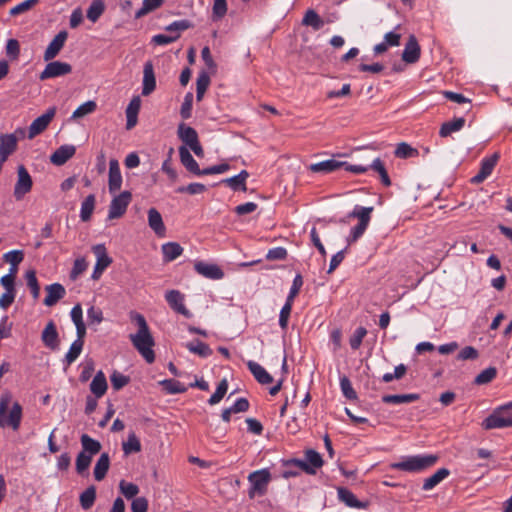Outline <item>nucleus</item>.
<instances>
[{
  "label": "nucleus",
  "instance_id": "obj_1",
  "mask_svg": "<svg viewBox=\"0 0 512 512\" xmlns=\"http://www.w3.org/2000/svg\"><path fill=\"white\" fill-rule=\"evenodd\" d=\"M131 319L136 322L138 331L135 334H131L129 338L140 355L148 363H153L155 360V353L152 347L155 343L147 322L144 316L138 313L131 314Z\"/></svg>",
  "mask_w": 512,
  "mask_h": 512
},
{
  "label": "nucleus",
  "instance_id": "obj_2",
  "mask_svg": "<svg viewBox=\"0 0 512 512\" xmlns=\"http://www.w3.org/2000/svg\"><path fill=\"white\" fill-rule=\"evenodd\" d=\"M12 393L10 391H4L0 396V427L9 426L14 431H17L21 424L22 419V407L21 405L15 401L12 404V408L9 412L8 417H6V412L9 405L12 402Z\"/></svg>",
  "mask_w": 512,
  "mask_h": 512
},
{
  "label": "nucleus",
  "instance_id": "obj_3",
  "mask_svg": "<svg viewBox=\"0 0 512 512\" xmlns=\"http://www.w3.org/2000/svg\"><path fill=\"white\" fill-rule=\"evenodd\" d=\"M482 427L486 430L512 427V402L496 408L484 419Z\"/></svg>",
  "mask_w": 512,
  "mask_h": 512
},
{
  "label": "nucleus",
  "instance_id": "obj_4",
  "mask_svg": "<svg viewBox=\"0 0 512 512\" xmlns=\"http://www.w3.org/2000/svg\"><path fill=\"white\" fill-rule=\"evenodd\" d=\"M438 457L436 455H416L405 458L401 462L393 463L391 467L393 469L407 471V472H418L425 470L433 466Z\"/></svg>",
  "mask_w": 512,
  "mask_h": 512
},
{
  "label": "nucleus",
  "instance_id": "obj_5",
  "mask_svg": "<svg viewBox=\"0 0 512 512\" xmlns=\"http://www.w3.org/2000/svg\"><path fill=\"white\" fill-rule=\"evenodd\" d=\"M373 207H355L348 217L357 218L359 223L352 228L350 235L347 237V244L351 245L356 242L365 232L370 222Z\"/></svg>",
  "mask_w": 512,
  "mask_h": 512
},
{
  "label": "nucleus",
  "instance_id": "obj_6",
  "mask_svg": "<svg viewBox=\"0 0 512 512\" xmlns=\"http://www.w3.org/2000/svg\"><path fill=\"white\" fill-rule=\"evenodd\" d=\"M248 481L251 484L248 492L249 498L253 499L256 496H264L271 481V474L268 469H260L250 473Z\"/></svg>",
  "mask_w": 512,
  "mask_h": 512
},
{
  "label": "nucleus",
  "instance_id": "obj_7",
  "mask_svg": "<svg viewBox=\"0 0 512 512\" xmlns=\"http://www.w3.org/2000/svg\"><path fill=\"white\" fill-rule=\"evenodd\" d=\"M191 27V24L188 20H179L174 21L170 25H168L165 30L171 33H175L172 35L158 34L153 36L152 42L156 45H167L174 41H176L180 37V33L182 31L187 30Z\"/></svg>",
  "mask_w": 512,
  "mask_h": 512
},
{
  "label": "nucleus",
  "instance_id": "obj_8",
  "mask_svg": "<svg viewBox=\"0 0 512 512\" xmlns=\"http://www.w3.org/2000/svg\"><path fill=\"white\" fill-rule=\"evenodd\" d=\"M25 131L18 128L14 133L0 135V162L3 164L17 149L18 135L24 136Z\"/></svg>",
  "mask_w": 512,
  "mask_h": 512
},
{
  "label": "nucleus",
  "instance_id": "obj_9",
  "mask_svg": "<svg viewBox=\"0 0 512 512\" xmlns=\"http://www.w3.org/2000/svg\"><path fill=\"white\" fill-rule=\"evenodd\" d=\"M131 200L132 194L129 191H123L115 195L109 205L108 219L113 220L121 218L125 214Z\"/></svg>",
  "mask_w": 512,
  "mask_h": 512
},
{
  "label": "nucleus",
  "instance_id": "obj_10",
  "mask_svg": "<svg viewBox=\"0 0 512 512\" xmlns=\"http://www.w3.org/2000/svg\"><path fill=\"white\" fill-rule=\"evenodd\" d=\"M33 181L27 169L23 165L17 168V181L14 186L13 195L16 200H22L23 197L32 189Z\"/></svg>",
  "mask_w": 512,
  "mask_h": 512
},
{
  "label": "nucleus",
  "instance_id": "obj_11",
  "mask_svg": "<svg viewBox=\"0 0 512 512\" xmlns=\"http://www.w3.org/2000/svg\"><path fill=\"white\" fill-rule=\"evenodd\" d=\"M44 70L39 74L41 81L68 75L72 72V66L69 63L61 61H48Z\"/></svg>",
  "mask_w": 512,
  "mask_h": 512
},
{
  "label": "nucleus",
  "instance_id": "obj_12",
  "mask_svg": "<svg viewBox=\"0 0 512 512\" xmlns=\"http://www.w3.org/2000/svg\"><path fill=\"white\" fill-rule=\"evenodd\" d=\"M56 114V108H49L44 114L37 117L28 128L29 139L35 138L37 135L41 134L46 128L49 126L50 122L53 120Z\"/></svg>",
  "mask_w": 512,
  "mask_h": 512
},
{
  "label": "nucleus",
  "instance_id": "obj_13",
  "mask_svg": "<svg viewBox=\"0 0 512 512\" xmlns=\"http://www.w3.org/2000/svg\"><path fill=\"white\" fill-rule=\"evenodd\" d=\"M499 154L494 153L489 157H486L481 162V167L479 172L471 178V183L473 184H480L484 180H486L494 170L498 160H499Z\"/></svg>",
  "mask_w": 512,
  "mask_h": 512
},
{
  "label": "nucleus",
  "instance_id": "obj_14",
  "mask_svg": "<svg viewBox=\"0 0 512 512\" xmlns=\"http://www.w3.org/2000/svg\"><path fill=\"white\" fill-rule=\"evenodd\" d=\"M68 33L67 31L63 30L60 31L49 43L48 47L46 48L43 59L44 61H51L53 60L62 50V48L65 45V42L67 40Z\"/></svg>",
  "mask_w": 512,
  "mask_h": 512
},
{
  "label": "nucleus",
  "instance_id": "obj_15",
  "mask_svg": "<svg viewBox=\"0 0 512 512\" xmlns=\"http://www.w3.org/2000/svg\"><path fill=\"white\" fill-rule=\"evenodd\" d=\"M194 269L198 274L208 279L219 280L222 279L224 276V273L221 270V268L213 263L197 261L194 264Z\"/></svg>",
  "mask_w": 512,
  "mask_h": 512
},
{
  "label": "nucleus",
  "instance_id": "obj_16",
  "mask_svg": "<svg viewBox=\"0 0 512 512\" xmlns=\"http://www.w3.org/2000/svg\"><path fill=\"white\" fill-rule=\"evenodd\" d=\"M122 185V175L117 159H111L109 162L108 188L111 194L120 190Z\"/></svg>",
  "mask_w": 512,
  "mask_h": 512
},
{
  "label": "nucleus",
  "instance_id": "obj_17",
  "mask_svg": "<svg viewBox=\"0 0 512 512\" xmlns=\"http://www.w3.org/2000/svg\"><path fill=\"white\" fill-rule=\"evenodd\" d=\"M170 307L183 316L190 318L191 313L184 305V296L178 290H170L165 295Z\"/></svg>",
  "mask_w": 512,
  "mask_h": 512
},
{
  "label": "nucleus",
  "instance_id": "obj_18",
  "mask_svg": "<svg viewBox=\"0 0 512 512\" xmlns=\"http://www.w3.org/2000/svg\"><path fill=\"white\" fill-rule=\"evenodd\" d=\"M420 46L414 35H410L402 53V60L408 64L417 62L420 58Z\"/></svg>",
  "mask_w": 512,
  "mask_h": 512
},
{
  "label": "nucleus",
  "instance_id": "obj_19",
  "mask_svg": "<svg viewBox=\"0 0 512 512\" xmlns=\"http://www.w3.org/2000/svg\"><path fill=\"white\" fill-rule=\"evenodd\" d=\"M45 291L47 293L46 297L44 298V305L48 307L54 306L58 301H60L62 298H64L66 294V290L64 286L60 283H53L50 285H47L45 287Z\"/></svg>",
  "mask_w": 512,
  "mask_h": 512
},
{
  "label": "nucleus",
  "instance_id": "obj_20",
  "mask_svg": "<svg viewBox=\"0 0 512 512\" xmlns=\"http://www.w3.org/2000/svg\"><path fill=\"white\" fill-rule=\"evenodd\" d=\"M143 87H142V95L148 96L150 95L156 88V78L154 74V67L151 61H147L144 64L143 69Z\"/></svg>",
  "mask_w": 512,
  "mask_h": 512
},
{
  "label": "nucleus",
  "instance_id": "obj_21",
  "mask_svg": "<svg viewBox=\"0 0 512 512\" xmlns=\"http://www.w3.org/2000/svg\"><path fill=\"white\" fill-rule=\"evenodd\" d=\"M41 339L44 345L52 350H55L59 346V336L56 326L53 321H50L42 331Z\"/></svg>",
  "mask_w": 512,
  "mask_h": 512
},
{
  "label": "nucleus",
  "instance_id": "obj_22",
  "mask_svg": "<svg viewBox=\"0 0 512 512\" xmlns=\"http://www.w3.org/2000/svg\"><path fill=\"white\" fill-rule=\"evenodd\" d=\"M141 108V99L139 96H134L126 108V129L130 130L136 126L138 121V113Z\"/></svg>",
  "mask_w": 512,
  "mask_h": 512
},
{
  "label": "nucleus",
  "instance_id": "obj_23",
  "mask_svg": "<svg viewBox=\"0 0 512 512\" xmlns=\"http://www.w3.org/2000/svg\"><path fill=\"white\" fill-rule=\"evenodd\" d=\"M76 148L73 145L60 146L50 157V161L55 165H63L74 156Z\"/></svg>",
  "mask_w": 512,
  "mask_h": 512
},
{
  "label": "nucleus",
  "instance_id": "obj_24",
  "mask_svg": "<svg viewBox=\"0 0 512 512\" xmlns=\"http://www.w3.org/2000/svg\"><path fill=\"white\" fill-rule=\"evenodd\" d=\"M249 177V173L246 170H242L238 175L222 180V183L231 188L233 191H247L246 181Z\"/></svg>",
  "mask_w": 512,
  "mask_h": 512
},
{
  "label": "nucleus",
  "instance_id": "obj_25",
  "mask_svg": "<svg viewBox=\"0 0 512 512\" xmlns=\"http://www.w3.org/2000/svg\"><path fill=\"white\" fill-rule=\"evenodd\" d=\"M339 499L344 502L348 507L365 509L369 503L359 501L356 496L348 489L340 487L337 489Z\"/></svg>",
  "mask_w": 512,
  "mask_h": 512
},
{
  "label": "nucleus",
  "instance_id": "obj_26",
  "mask_svg": "<svg viewBox=\"0 0 512 512\" xmlns=\"http://www.w3.org/2000/svg\"><path fill=\"white\" fill-rule=\"evenodd\" d=\"M179 156L181 163L185 166V168L191 173L200 176L202 169L199 168L198 163L192 157L186 146H181L179 148Z\"/></svg>",
  "mask_w": 512,
  "mask_h": 512
},
{
  "label": "nucleus",
  "instance_id": "obj_27",
  "mask_svg": "<svg viewBox=\"0 0 512 512\" xmlns=\"http://www.w3.org/2000/svg\"><path fill=\"white\" fill-rule=\"evenodd\" d=\"M148 224H149V227L158 236H164L166 228H165L162 216L157 209L150 208L148 210Z\"/></svg>",
  "mask_w": 512,
  "mask_h": 512
},
{
  "label": "nucleus",
  "instance_id": "obj_28",
  "mask_svg": "<svg viewBox=\"0 0 512 512\" xmlns=\"http://www.w3.org/2000/svg\"><path fill=\"white\" fill-rule=\"evenodd\" d=\"M108 384L106 377L103 371H98L94 376L91 384L90 390L95 395L96 398H101L107 391Z\"/></svg>",
  "mask_w": 512,
  "mask_h": 512
},
{
  "label": "nucleus",
  "instance_id": "obj_29",
  "mask_svg": "<svg viewBox=\"0 0 512 512\" xmlns=\"http://www.w3.org/2000/svg\"><path fill=\"white\" fill-rule=\"evenodd\" d=\"M247 366L259 383L269 384L273 381L272 376L260 364L254 361H248Z\"/></svg>",
  "mask_w": 512,
  "mask_h": 512
},
{
  "label": "nucleus",
  "instance_id": "obj_30",
  "mask_svg": "<svg viewBox=\"0 0 512 512\" xmlns=\"http://www.w3.org/2000/svg\"><path fill=\"white\" fill-rule=\"evenodd\" d=\"M343 165H345V162H340L335 159H329V160H325V161H322L319 163L311 164L309 169L315 173H319V172L328 173V172H332V171L339 169Z\"/></svg>",
  "mask_w": 512,
  "mask_h": 512
},
{
  "label": "nucleus",
  "instance_id": "obj_31",
  "mask_svg": "<svg viewBox=\"0 0 512 512\" xmlns=\"http://www.w3.org/2000/svg\"><path fill=\"white\" fill-rule=\"evenodd\" d=\"M71 319L73 321V323L75 324L76 326V332H77V336L80 337H85L86 335V326L84 324V321H83V312H82V307L80 304H76L72 310H71Z\"/></svg>",
  "mask_w": 512,
  "mask_h": 512
},
{
  "label": "nucleus",
  "instance_id": "obj_32",
  "mask_svg": "<svg viewBox=\"0 0 512 512\" xmlns=\"http://www.w3.org/2000/svg\"><path fill=\"white\" fill-rule=\"evenodd\" d=\"M177 133L181 141L188 147L192 146V144L198 140V134L196 130L190 126L185 125L184 123H181L178 126Z\"/></svg>",
  "mask_w": 512,
  "mask_h": 512
},
{
  "label": "nucleus",
  "instance_id": "obj_33",
  "mask_svg": "<svg viewBox=\"0 0 512 512\" xmlns=\"http://www.w3.org/2000/svg\"><path fill=\"white\" fill-rule=\"evenodd\" d=\"M92 251L96 256V266L104 270L112 263V258L107 254L104 244H97L92 247Z\"/></svg>",
  "mask_w": 512,
  "mask_h": 512
},
{
  "label": "nucleus",
  "instance_id": "obj_34",
  "mask_svg": "<svg viewBox=\"0 0 512 512\" xmlns=\"http://www.w3.org/2000/svg\"><path fill=\"white\" fill-rule=\"evenodd\" d=\"M110 466V458L107 453L101 454L94 467V477L97 481L105 478Z\"/></svg>",
  "mask_w": 512,
  "mask_h": 512
},
{
  "label": "nucleus",
  "instance_id": "obj_35",
  "mask_svg": "<svg viewBox=\"0 0 512 512\" xmlns=\"http://www.w3.org/2000/svg\"><path fill=\"white\" fill-rule=\"evenodd\" d=\"M465 125V119L460 117L456 118L453 121L445 122L442 124L439 135L441 137H447L453 132H457L461 130Z\"/></svg>",
  "mask_w": 512,
  "mask_h": 512
},
{
  "label": "nucleus",
  "instance_id": "obj_36",
  "mask_svg": "<svg viewBox=\"0 0 512 512\" xmlns=\"http://www.w3.org/2000/svg\"><path fill=\"white\" fill-rule=\"evenodd\" d=\"M449 470L446 468H441L437 470L433 475L428 477L423 483V490H431L436 485H438L442 480H444L449 475Z\"/></svg>",
  "mask_w": 512,
  "mask_h": 512
},
{
  "label": "nucleus",
  "instance_id": "obj_37",
  "mask_svg": "<svg viewBox=\"0 0 512 512\" xmlns=\"http://www.w3.org/2000/svg\"><path fill=\"white\" fill-rule=\"evenodd\" d=\"M84 346V337L77 336V339L71 344L67 354L65 355V361L68 365L72 364L81 354Z\"/></svg>",
  "mask_w": 512,
  "mask_h": 512
},
{
  "label": "nucleus",
  "instance_id": "obj_38",
  "mask_svg": "<svg viewBox=\"0 0 512 512\" xmlns=\"http://www.w3.org/2000/svg\"><path fill=\"white\" fill-rule=\"evenodd\" d=\"M105 11V3L103 0H92L89 8L87 9V18L95 23Z\"/></svg>",
  "mask_w": 512,
  "mask_h": 512
},
{
  "label": "nucleus",
  "instance_id": "obj_39",
  "mask_svg": "<svg viewBox=\"0 0 512 512\" xmlns=\"http://www.w3.org/2000/svg\"><path fill=\"white\" fill-rule=\"evenodd\" d=\"M95 195H88L81 204L80 218L83 222H87L91 219L92 213L95 208Z\"/></svg>",
  "mask_w": 512,
  "mask_h": 512
},
{
  "label": "nucleus",
  "instance_id": "obj_40",
  "mask_svg": "<svg viewBox=\"0 0 512 512\" xmlns=\"http://www.w3.org/2000/svg\"><path fill=\"white\" fill-rule=\"evenodd\" d=\"M122 449L125 455L141 451V443L134 432H130L127 440L122 443Z\"/></svg>",
  "mask_w": 512,
  "mask_h": 512
},
{
  "label": "nucleus",
  "instance_id": "obj_41",
  "mask_svg": "<svg viewBox=\"0 0 512 512\" xmlns=\"http://www.w3.org/2000/svg\"><path fill=\"white\" fill-rule=\"evenodd\" d=\"M419 399V395L415 393L401 395H384L382 401L387 404L410 403Z\"/></svg>",
  "mask_w": 512,
  "mask_h": 512
},
{
  "label": "nucleus",
  "instance_id": "obj_42",
  "mask_svg": "<svg viewBox=\"0 0 512 512\" xmlns=\"http://www.w3.org/2000/svg\"><path fill=\"white\" fill-rule=\"evenodd\" d=\"M162 252L166 261H173L182 254L183 248L176 242H169L162 245Z\"/></svg>",
  "mask_w": 512,
  "mask_h": 512
},
{
  "label": "nucleus",
  "instance_id": "obj_43",
  "mask_svg": "<svg viewBox=\"0 0 512 512\" xmlns=\"http://www.w3.org/2000/svg\"><path fill=\"white\" fill-rule=\"evenodd\" d=\"M302 24L304 26H311L314 30H319L323 27L324 21L313 9H309L302 19Z\"/></svg>",
  "mask_w": 512,
  "mask_h": 512
},
{
  "label": "nucleus",
  "instance_id": "obj_44",
  "mask_svg": "<svg viewBox=\"0 0 512 512\" xmlns=\"http://www.w3.org/2000/svg\"><path fill=\"white\" fill-rule=\"evenodd\" d=\"M394 154L397 158L400 159H408L417 157L419 152L416 148L412 147L410 144L406 142H401L397 145Z\"/></svg>",
  "mask_w": 512,
  "mask_h": 512
},
{
  "label": "nucleus",
  "instance_id": "obj_45",
  "mask_svg": "<svg viewBox=\"0 0 512 512\" xmlns=\"http://www.w3.org/2000/svg\"><path fill=\"white\" fill-rule=\"evenodd\" d=\"M81 444H82V447H83V451L82 452H86L87 454H89L91 456L99 453L100 450H101L100 442L97 441V440H94L93 438H91L87 434H83L81 436Z\"/></svg>",
  "mask_w": 512,
  "mask_h": 512
},
{
  "label": "nucleus",
  "instance_id": "obj_46",
  "mask_svg": "<svg viewBox=\"0 0 512 512\" xmlns=\"http://www.w3.org/2000/svg\"><path fill=\"white\" fill-rule=\"evenodd\" d=\"M95 499L96 488L92 485L80 494V505L84 510H88L94 505Z\"/></svg>",
  "mask_w": 512,
  "mask_h": 512
},
{
  "label": "nucleus",
  "instance_id": "obj_47",
  "mask_svg": "<svg viewBox=\"0 0 512 512\" xmlns=\"http://www.w3.org/2000/svg\"><path fill=\"white\" fill-rule=\"evenodd\" d=\"M186 348L201 357H208L212 354L211 348L204 342L196 340L195 342H190L186 344Z\"/></svg>",
  "mask_w": 512,
  "mask_h": 512
},
{
  "label": "nucleus",
  "instance_id": "obj_48",
  "mask_svg": "<svg viewBox=\"0 0 512 512\" xmlns=\"http://www.w3.org/2000/svg\"><path fill=\"white\" fill-rule=\"evenodd\" d=\"M25 278L27 286L30 288L33 298L38 299L40 295V286L38 284L36 272L34 270L27 271Z\"/></svg>",
  "mask_w": 512,
  "mask_h": 512
},
{
  "label": "nucleus",
  "instance_id": "obj_49",
  "mask_svg": "<svg viewBox=\"0 0 512 512\" xmlns=\"http://www.w3.org/2000/svg\"><path fill=\"white\" fill-rule=\"evenodd\" d=\"M164 0H143L142 7L136 12L135 17L141 18L162 5Z\"/></svg>",
  "mask_w": 512,
  "mask_h": 512
},
{
  "label": "nucleus",
  "instance_id": "obj_50",
  "mask_svg": "<svg viewBox=\"0 0 512 512\" xmlns=\"http://www.w3.org/2000/svg\"><path fill=\"white\" fill-rule=\"evenodd\" d=\"M163 388L170 394L184 393L187 388L174 379H166L160 382Z\"/></svg>",
  "mask_w": 512,
  "mask_h": 512
},
{
  "label": "nucleus",
  "instance_id": "obj_51",
  "mask_svg": "<svg viewBox=\"0 0 512 512\" xmlns=\"http://www.w3.org/2000/svg\"><path fill=\"white\" fill-rule=\"evenodd\" d=\"M119 489L127 499H132L139 493V487L136 484L125 480L120 481Z\"/></svg>",
  "mask_w": 512,
  "mask_h": 512
},
{
  "label": "nucleus",
  "instance_id": "obj_52",
  "mask_svg": "<svg viewBox=\"0 0 512 512\" xmlns=\"http://www.w3.org/2000/svg\"><path fill=\"white\" fill-rule=\"evenodd\" d=\"M370 167L374 171L379 173V175L381 177V180H382V183L385 186H389L391 184V181H390V178H389L388 173L386 171V168H385L383 162L380 160V158L374 159Z\"/></svg>",
  "mask_w": 512,
  "mask_h": 512
},
{
  "label": "nucleus",
  "instance_id": "obj_53",
  "mask_svg": "<svg viewBox=\"0 0 512 512\" xmlns=\"http://www.w3.org/2000/svg\"><path fill=\"white\" fill-rule=\"evenodd\" d=\"M497 374V370L494 367H489L481 371L475 378V383L479 385L487 384L491 382Z\"/></svg>",
  "mask_w": 512,
  "mask_h": 512
},
{
  "label": "nucleus",
  "instance_id": "obj_54",
  "mask_svg": "<svg viewBox=\"0 0 512 512\" xmlns=\"http://www.w3.org/2000/svg\"><path fill=\"white\" fill-rule=\"evenodd\" d=\"M38 2L39 0H25L11 8L9 14L11 16H18L20 14H23L32 9Z\"/></svg>",
  "mask_w": 512,
  "mask_h": 512
},
{
  "label": "nucleus",
  "instance_id": "obj_55",
  "mask_svg": "<svg viewBox=\"0 0 512 512\" xmlns=\"http://www.w3.org/2000/svg\"><path fill=\"white\" fill-rule=\"evenodd\" d=\"M227 389H228V383H227V380L226 379H223L217 386L216 388V391L214 392V394L210 397V399L208 400L209 404L210 405H215L217 403H219L224 395L226 394L227 392Z\"/></svg>",
  "mask_w": 512,
  "mask_h": 512
},
{
  "label": "nucleus",
  "instance_id": "obj_56",
  "mask_svg": "<svg viewBox=\"0 0 512 512\" xmlns=\"http://www.w3.org/2000/svg\"><path fill=\"white\" fill-rule=\"evenodd\" d=\"M96 109V103L94 101H87L80 105L72 114L73 119L82 118Z\"/></svg>",
  "mask_w": 512,
  "mask_h": 512
},
{
  "label": "nucleus",
  "instance_id": "obj_57",
  "mask_svg": "<svg viewBox=\"0 0 512 512\" xmlns=\"http://www.w3.org/2000/svg\"><path fill=\"white\" fill-rule=\"evenodd\" d=\"M92 457L93 456L87 454L86 452H80L78 454L76 459V470L79 474H82L89 468Z\"/></svg>",
  "mask_w": 512,
  "mask_h": 512
},
{
  "label": "nucleus",
  "instance_id": "obj_58",
  "mask_svg": "<svg viewBox=\"0 0 512 512\" xmlns=\"http://www.w3.org/2000/svg\"><path fill=\"white\" fill-rule=\"evenodd\" d=\"M110 380H111V384H112V387L115 389V390H120L122 389L124 386H126L130 379L128 376L126 375H123L122 373L118 372V371H114L112 373V375L110 376Z\"/></svg>",
  "mask_w": 512,
  "mask_h": 512
},
{
  "label": "nucleus",
  "instance_id": "obj_59",
  "mask_svg": "<svg viewBox=\"0 0 512 512\" xmlns=\"http://www.w3.org/2000/svg\"><path fill=\"white\" fill-rule=\"evenodd\" d=\"M227 13L226 0H214L212 16L214 20L222 19Z\"/></svg>",
  "mask_w": 512,
  "mask_h": 512
},
{
  "label": "nucleus",
  "instance_id": "obj_60",
  "mask_svg": "<svg viewBox=\"0 0 512 512\" xmlns=\"http://www.w3.org/2000/svg\"><path fill=\"white\" fill-rule=\"evenodd\" d=\"M88 267L84 257L77 258L74 261L73 268L70 272V278L76 280Z\"/></svg>",
  "mask_w": 512,
  "mask_h": 512
},
{
  "label": "nucleus",
  "instance_id": "obj_61",
  "mask_svg": "<svg viewBox=\"0 0 512 512\" xmlns=\"http://www.w3.org/2000/svg\"><path fill=\"white\" fill-rule=\"evenodd\" d=\"M24 258V253L21 250H13L4 254L3 259L5 262L12 266H18Z\"/></svg>",
  "mask_w": 512,
  "mask_h": 512
},
{
  "label": "nucleus",
  "instance_id": "obj_62",
  "mask_svg": "<svg viewBox=\"0 0 512 512\" xmlns=\"http://www.w3.org/2000/svg\"><path fill=\"white\" fill-rule=\"evenodd\" d=\"M340 386H341L342 393L344 394V396L346 398H348L350 400H354L357 398V394H356L355 390L353 389L350 380L346 376H343L340 379Z\"/></svg>",
  "mask_w": 512,
  "mask_h": 512
},
{
  "label": "nucleus",
  "instance_id": "obj_63",
  "mask_svg": "<svg viewBox=\"0 0 512 512\" xmlns=\"http://www.w3.org/2000/svg\"><path fill=\"white\" fill-rule=\"evenodd\" d=\"M366 334L367 330L364 327L357 328L349 340L351 348L354 350L358 349Z\"/></svg>",
  "mask_w": 512,
  "mask_h": 512
},
{
  "label": "nucleus",
  "instance_id": "obj_64",
  "mask_svg": "<svg viewBox=\"0 0 512 512\" xmlns=\"http://www.w3.org/2000/svg\"><path fill=\"white\" fill-rule=\"evenodd\" d=\"M192 102H193V94L191 92H189L185 95L184 101H183L181 109H180V115L183 119H188L191 117Z\"/></svg>",
  "mask_w": 512,
  "mask_h": 512
}]
</instances>
